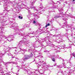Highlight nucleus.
I'll use <instances>...</instances> for the list:
<instances>
[{
  "label": "nucleus",
  "mask_w": 75,
  "mask_h": 75,
  "mask_svg": "<svg viewBox=\"0 0 75 75\" xmlns=\"http://www.w3.org/2000/svg\"><path fill=\"white\" fill-rule=\"evenodd\" d=\"M17 68L18 69H23L24 70V72L25 73H28V75H32V71H31V70L27 69V67L24 66H17Z\"/></svg>",
  "instance_id": "obj_1"
},
{
  "label": "nucleus",
  "mask_w": 75,
  "mask_h": 75,
  "mask_svg": "<svg viewBox=\"0 0 75 75\" xmlns=\"http://www.w3.org/2000/svg\"><path fill=\"white\" fill-rule=\"evenodd\" d=\"M75 67L74 68V70L72 69H71L70 71H68V72L69 74L70 75L72 73H74L75 72Z\"/></svg>",
  "instance_id": "obj_2"
},
{
  "label": "nucleus",
  "mask_w": 75,
  "mask_h": 75,
  "mask_svg": "<svg viewBox=\"0 0 75 75\" xmlns=\"http://www.w3.org/2000/svg\"><path fill=\"white\" fill-rule=\"evenodd\" d=\"M30 58V56H29L28 55H25V58L24 60L25 59H29Z\"/></svg>",
  "instance_id": "obj_3"
},
{
  "label": "nucleus",
  "mask_w": 75,
  "mask_h": 75,
  "mask_svg": "<svg viewBox=\"0 0 75 75\" xmlns=\"http://www.w3.org/2000/svg\"><path fill=\"white\" fill-rule=\"evenodd\" d=\"M2 69H3V67H1V66H0V72H1V73H3V71H2V70H1Z\"/></svg>",
  "instance_id": "obj_4"
},
{
  "label": "nucleus",
  "mask_w": 75,
  "mask_h": 75,
  "mask_svg": "<svg viewBox=\"0 0 75 75\" xmlns=\"http://www.w3.org/2000/svg\"><path fill=\"white\" fill-rule=\"evenodd\" d=\"M64 68H68V69H70V67L69 66H63Z\"/></svg>",
  "instance_id": "obj_5"
},
{
  "label": "nucleus",
  "mask_w": 75,
  "mask_h": 75,
  "mask_svg": "<svg viewBox=\"0 0 75 75\" xmlns=\"http://www.w3.org/2000/svg\"><path fill=\"white\" fill-rule=\"evenodd\" d=\"M51 58L52 61H55V59H54V57H52Z\"/></svg>",
  "instance_id": "obj_6"
},
{
  "label": "nucleus",
  "mask_w": 75,
  "mask_h": 75,
  "mask_svg": "<svg viewBox=\"0 0 75 75\" xmlns=\"http://www.w3.org/2000/svg\"><path fill=\"white\" fill-rule=\"evenodd\" d=\"M50 25V24H47L45 26V27H48V26H49V25Z\"/></svg>",
  "instance_id": "obj_7"
},
{
  "label": "nucleus",
  "mask_w": 75,
  "mask_h": 75,
  "mask_svg": "<svg viewBox=\"0 0 75 75\" xmlns=\"http://www.w3.org/2000/svg\"><path fill=\"white\" fill-rule=\"evenodd\" d=\"M19 18H20V19H22L23 18V17H21L20 16H18Z\"/></svg>",
  "instance_id": "obj_8"
},
{
  "label": "nucleus",
  "mask_w": 75,
  "mask_h": 75,
  "mask_svg": "<svg viewBox=\"0 0 75 75\" xmlns=\"http://www.w3.org/2000/svg\"><path fill=\"white\" fill-rule=\"evenodd\" d=\"M61 74H62L63 75H64V72H63V71H62L61 72Z\"/></svg>",
  "instance_id": "obj_9"
},
{
  "label": "nucleus",
  "mask_w": 75,
  "mask_h": 75,
  "mask_svg": "<svg viewBox=\"0 0 75 75\" xmlns=\"http://www.w3.org/2000/svg\"><path fill=\"white\" fill-rule=\"evenodd\" d=\"M57 68H61V67L60 66H57Z\"/></svg>",
  "instance_id": "obj_10"
},
{
  "label": "nucleus",
  "mask_w": 75,
  "mask_h": 75,
  "mask_svg": "<svg viewBox=\"0 0 75 75\" xmlns=\"http://www.w3.org/2000/svg\"><path fill=\"white\" fill-rule=\"evenodd\" d=\"M33 24H36V22L35 21H33Z\"/></svg>",
  "instance_id": "obj_11"
},
{
  "label": "nucleus",
  "mask_w": 75,
  "mask_h": 75,
  "mask_svg": "<svg viewBox=\"0 0 75 75\" xmlns=\"http://www.w3.org/2000/svg\"><path fill=\"white\" fill-rule=\"evenodd\" d=\"M40 74H41V75L44 74V72H43V73L40 72Z\"/></svg>",
  "instance_id": "obj_12"
},
{
  "label": "nucleus",
  "mask_w": 75,
  "mask_h": 75,
  "mask_svg": "<svg viewBox=\"0 0 75 75\" xmlns=\"http://www.w3.org/2000/svg\"><path fill=\"white\" fill-rule=\"evenodd\" d=\"M10 74L9 73H8L6 74V75H10Z\"/></svg>",
  "instance_id": "obj_13"
},
{
  "label": "nucleus",
  "mask_w": 75,
  "mask_h": 75,
  "mask_svg": "<svg viewBox=\"0 0 75 75\" xmlns=\"http://www.w3.org/2000/svg\"><path fill=\"white\" fill-rule=\"evenodd\" d=\"M54 18H58V17H57V16H56V17H54Z\"/></svg>",
  "instance_id": "obj_14"
},
{
  "label": "nucleus",
  "mask_w": 75,
  "mask_h": 75,
  "mask_svg": "<svg viewBox=\"0 0 75 75\" xmlns=\"http://www.w3.org/2000/svg\"><path fill=\"white\" fill-rule=\"evenodd\" d=\"M73 56L74 57H75V54H73Z\"/></svg>",
  "instance_id": "obj_15"
},
{
  "label": "nucleus",
  "mask_w": 75,
  "mask_h": 75,
  "mask_svg": "<svg viewBox=\"0 0 75 75\" xmlns=\"http://www.w3.org/2000/svg\"><path fill=\"white\" fill-rule=\"evenodd\" d=\"M57 2L58 3V2H59V3H61V1H57Z\"/></svg>",
  "instance_id": "obj_16"
},
{
  "label": "nucleus",
  "mask_w": 75,
  "mask_h": 75,
  "mask_svg": "<svg viewBox=\"0 0 75 75\" xmlns=\"http://www.w3.org/2000/svg\"><path fill=\"white\" fill-rule=\"evenodd\" d=\"M54 66H56L57 65V64H55L54 65Z\"/></svg>",
  "instance_id": "obj_17"
},
{
  "label": "nucleus",
  "mask_w": 75,
  "mask_h": 75,
  "mask_svg": "<svg viewBox=\"0 0 75 75\" xmlns=\"http://www.w3.org/2000/svg\"><path fill=\"white\" fill-rule=\"evenodd\" d=\"M38 68H40V66H38Z\"/></svg>",
  "instance_id": "obj_18"
},
{
  "label": "nucleus",
  "mask_w": 75,
  "mask_h": 75,
  "mask_svg": "<svg viewBox=\"0 0 75 75\" xmlns=\"http://www.w3.org/2000/svg\"><path fill=\"white\" fill-rule=\"evenodd\" d=\"M42 67H42V69H43V67H44V66H42Z\"/></svg>",
  "instance_id": "obj_19"
},
{
  "label": "nucleus",
  "mask_w": 75,
  "mask_h": 75,
  "mask_svg": "<svg viewBox=\"0 0 75 75\" xmlns=\"http://www.w3.org/2000/svg\"><path fill=\"white\" fill-rule=\"evenodd\" d=\"M16 74V75H18V73H17Z\"/></svg>",
  "instance_id": "obj_20"
},
{
  "label": "nucleus",
  "mask_w": 75,
  "mask_h": 75,
  "mask_svg": "<svg viewBox=\"0 0 75 75\" xmlns=\"http://www.w3.org/2000/svg\"><path fill=\"white\" fill-rule=\"evenodd\" d=\"M75 1V0H73V2H74Z\"/></svg>",
  "instance_id": "obj_21"
},
{
  "label": "nucleus",
  "mask_w": 75,
  "mask_h": 75,
  "mask_svg": "<svg viewBox=\"0 0 75 75\" xmlns=\"http://www.w3.org/2000/svg\"><path fill=\"white\" fill-rule=\"evenodd\" d=\"M31 3L32 4H33V2H32V3Z\"/></svg>",
  "instance_id": "obj_22"
},
{
  "label": "nucleus",
  "mask_w": 75,
  "mask_h": 75,
  "mask_svg": "<svg viewBox=\"0 0 75 75\" xmlns=\"http://www.w3.org/2000/svg\"><path fill=\"white\" fill-rule=\"evenodd\" d=\"M6 69L7 70V67L6 68Z\"/></svg>",
  "instance_id": "obj_23"
},
{
  "label": "nucleus",
  "mask_w": 75,
  "mask_h": 75,
  "mask_svg": "<svg viewBox=\"0 0 75 75\" xmlns=\"http://www.w3.org/2000/svg\"><path fill=\"white\" fill-rule=\"evenodd\" d=\"M66 4H67V2L66 1Z\"/></svg>",
  "instance_id": "obj_24"
},
{
  "label": "nucleus",
  "mask_w": 75,
  "mask_h": 75,
  "mask_svg": "<svg viewBox=\"0 0 75 75\" xmlns=\"http://www.w3.org/2000/svg\"><path fill=\"white\" fill-rule=\"evenodd\" d=\"M64 52H66V50H65V51H64Z\"/></svg>",
  "instance_id": "obj_25"
},
{
  "label": "nucleus",
  "mask_w": 75,
  "mask_h": 75,
  "mask_svg": "<svg viewBox=\"0 0 75 75\" xmlns=\"http://www.w3.org/2000/svg\"><path fill=\"white\" fill-rule=\"evenodd\" d=\"M55 31H57V30L56 29H55Z\"/></svg>",
  "instance_id": "obj_26"
},
{
  "label": "nucleus",
  "mask_w": 75,
  "mask_h": 75,
  "mask_svg": "<svg viewBox=\"0 0 75 75\" xmlns=\"http://www.w3.org/2000/svg\"><path fill=\"white\" fill-rule=\"evenodd\" d=\"M4 75V74H2V75Z\"/></svg>",
  "instance_id": "obj_27"
},
{
  "label": "nucleus",
  "mask_w": 75,
  "mask_h": 75,
  "mask_svg": "<svg viewBox=\"0 0 75 75\" xmlns=\"http://www.w3.org/2000/svg\"><path fill=\"white\" fill-rule=\"evenodd\" d=\"M18 71H19V70H18Z\"/></svg>",
  "instance_id": "obj_28"
},
{
  "label": "nucleus",
  "mask_w": 75,
  "mask_h": 75,
  "mask_svg": "<svg viewBox=\"0 0 75 75\" xmlns=\"http://www.w3.org/2000/svg\"><path fill=\"white\" fill-rule=\"evenodd\" d=\"M12 69H13V68H12Z\"/></svg>",
  "instance_id": "obj_29"
},
{
  "label": "nucleus",
  "mask_w": 75,
  "mask_h": 75,
  "mask_svg": "<svg viewBox=\"0 0 75 75\" xmlns=\"http://www.w3.org/2000/svg\"><path fill=\"white\" fill-rule=\"evenodd\" d=\"M42 71H43L42 70Z\"/></svg>",
  "instance_id": "obj_30"
},
{
  "label": "nucleus",
  "mask_w": 75,
  "mask_h": 75,
  "mask_svg": "<svg viewBox=\"0 0 75 75\" xmlns=\"http://www.w3.org/2000/svg\"><path fill=\"white\" fill-rule=\"evenodd\" d=\"M41 1H42V0H41Z\"/></svg>",
  "instance_id": "obj_31"
},
{
  "label": "nucleus",
  "mask_w": 75,
  "mask_h": 75,
  "mask_svg": "<svg viewBox=\"0 0 75 75\" xmlns=\"http://www.w3.org/2000/svg\"><path fill=\"white\" fill-rule=\"evenodd\" d=\"M23 59V60H24V59Z\"/></svg>",
  "instance_id": "obj_32"
}]
</instances>
